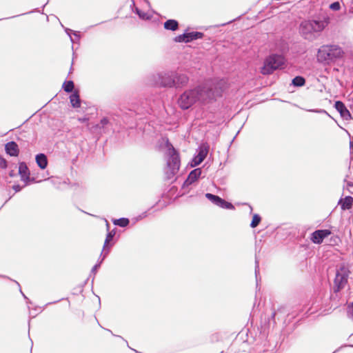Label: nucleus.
Returning <instances> with one entry per match:
<instances>
[{"label": "nucleus", "mask_w": 353, "mask_h": 353, "mask_svg": "<svg viewBox=\"0 0 353 353\" xmlns=\"http://www.w3.org/2000/svg\"><path fill=\"white\" fill-rule=\"evenodd\" d=\"M225 90L223 81H208L184 91L179 96L177 103L182 110L189 109L196 102L203 105L212 103L222 97Z\"/></svg>", "instance_id": "f257e3e1"}, {"label": "nucleus", "mask_w": 353, "mask_h": 353, "mask_svg": "<svg viewBox=\"0 0 353 353\" xmlns=\"http://www.w3.org/2000/svg\"><path fill=\"white\" fill-rule=\"evenodd\" d=\"M330 23V18L327 14H319L314 19L301 21L299 26L300 34L305 40L313 41L319 38Z\"/></svg>", "instance_id": "f03ea898"}, {"label": "nucleus", "mask_w": 353, "mask_h": 353, "mask_svg": "<svg viewBox=\"0 0 353 353\" xmlns=\"http://www.w3.org/2000/svg\"><path fill=\"white\" fill-rule=\"evenodd\" d=\"M166 145L168 148L166 152L168 159L165 174L168 179H170L178 172L181 162L179 152L168 141Z\"/></svg>", "instance_id": "7ed1b4c3"}, {"label": "nucleus", "mask_w": 353, "mask_h": 353, "mask_svg": "<svg viewBox=\"0 0 353 353\" xmlns=\"http://www.w3.org/2000/svg\"><path fill=\"white\" fill-rule=\"evenodd\" d=\"M174 71L161 72L152 74L147 78V84L158 88H173L174 85Z\"/></svg>", "instance_id": "20e7f679"}, {"label": "nucleus", "mask_w": 353, "mask_h": 353, "mask_svg": "<svg viewBox=\"0 0 353 353\" xmlns=\"http://www.w3.org/2000/svg\"><path fill=\"white\" fill-rule=\"evenodd\" d=\"M342 49L335 45L323 46L318 50L317 60L319 62L333 61L343 56Z\"/></svg>", "instance_id": "39448f33"}, {"label": "nucleus", "mask_w": 353, "mask_h": 353, "mask_svg": "<svg viewBox=\"0 0 353 353\" xmlns=\"http://www.w3.org/2000/svg\"><path fill=\"white\" fill-rule=\"evenodd\" d=\"M285 63V59L283 56L278 54H270L265 59L261 72L264 75L271 74L275 70L281 69Z\"/></svg>", "instance_id": "423d86ee"}, {"label": "nucleus", "mask_w": 353, "mask_h": 353, "mask_svg": "<svg viewBox=\"0 0 353 353\" xmlns=\"http://www.w3.org/2000/svg\"><path fill=\"white\" fill-rule=\"evenodd\" d=\"M349 274L350 271L348 268L344 265L341 266L339 270H337L334 279V291L335 292H339L341 290L345 288L347 283Z\"/></svg>", "instance_id": "0eeeda50"}, {"label": "nucleus", "mask_w": 353, "mask_h": 353, "mask_svg": "<svg viewBox=\"0 0 353 353\" xmlns=\"http://www.w3.org/2000/svg\"><path fill=\"white\" fill-rule=\"evenodd\" d=\"M203 36L204 34L201 32H185L183 34L175 37L174 41L177 43H189L199 39H202Z\"/></svg>", "instance_id": "6e6552de"}, {"label": "nucleus", "mask_w": 353, "mask_h": 353, "mask_svg": "<svg viewBox=\"0 0 353 353\" xmlns=\"http://www.w3.org/2000/svg\"><path fill=\"white\" fill-rule=\"evenodd\" d=\"M208 153V148L201 146L199 148L198 153L195 155L191 161L190 165L191 167H196L201 163L203 160L205 159L207 154Z\"/></svg>", "instance_id": "1a4fd4ad"}, {"label": "nucleus", "mask_w": 353, "mask_h": 353, "mask_svg": "<svg viewBox=\"0 0 353 353\" xmlns=\"http://www.w3.org/2000/svg\"><path fill=\"white\" fill-rule=\"evenodd\" d=\"M202 170L201 168H195L192 170L188 174L187 179L184 181L182 188H185L188 187L189 185L193 184L195 181H196L201 176Z\"/></svg>", "instance_id": "9d476101"}, {"label": "nucleus", "mask_w": 353, "mask_h": 353, "mask_svg": "<svg viewBox=\"0 0 353 353\" xmlns=\"http://www.w3.org/2000/svg\"><path fill=\"white\" fill-rule=\"evenodd\" d=\"M334 107L339 112L341 117L345 121H350L352 119L350 112L347 110L345 105L341 101H336Z\"/></svg>", "instance_id": "9b49d317"}, {"label": "nucleus", "mask_w": 353, "mask_h": 353, "mask_svg": "<svg viewBox=\"0 0 353 353\" xmlns=\"http://www.w3.org/2000/svg\"><path fill=\"white\" fill-rule=\"evenodd\" d=\"M331 234L329 230H318L311 234V241L316 244H321L323 239Z\"/></svg>", "instance_id": "f8f14e48"}, {"label": "nucleus", "mask_w": 353, "mask_h": 353, "mask_svg": "<svg viewBox=\"0 0 353 353\" xmlns=\"http://www.w3.org/2000/svg\"><path fill=\"white\" fill-rule=\"evenodd\" d=\"M115 235V230H113L110 232H108V233L106 235V238L104 242L103 252L101 253V256L103 255L102 260H104L105 257L108 255L110 248L112 246V243H110V241H113L114 236Z\"/></svg>", "instance_id": "ddd939ff"}, {"label": "nucleus", "mask_w": 353, "mask_h": 353, "mask_svg": "<svg viewBox=\"0 0 353 353\" xmlns=\"http://www.w3.org/2000/svg\"><path fill=\"white\" fill-rule=\"evenodd\" d=\"M174 81L175 85H173V88H183L188 83L189 77L186 74L174 72Z\"/></svg>", "instance_id": "4468645a"}, {"label": "nucleus", "mask_w": 353, "mask_h": 353, "mask_svg": "<svg viewBox=\"0 0 353 353\" xmlns=\"http://www.w3.org/2000/svg\"><path fill=\"white\" fill-rule=\"evenodd\" d=\"M19 174L21 176V181L28 184L30 181V171L25 162H20L19 165Z\"/></svg>", "instance_id": "2eb2a0df"}, {"label": "nucleus", "mask_w": 353, "mask_h": 353, "mask_svg": "<svg viewBox=\"0 0 353 353\" xmlns=\"http://www.w3.org/2000/svg\"><path fill=\"white\" fill-rule=\"evenodd\" d=\"M6 153L11 157H17L19 154L18 145L14 141H10L5 145Z\"/></svg>", "instance_id": "dca6fc26"}, {"label": "nucleus", "mask_w": 353, "mask_h": 353, "mask_svg": "<svg viewBox=\"0 0 353 353\" xmlns=\"http://www.w3.org/2000/svg\"><path fill=\"white\" fill-rule=\"evenodd\" d=\"M35 160L38 166L43 170L48 165V159L46 154L40 153L36 155Z\"/></svg>", "instance_id": "f3484780"}, {"label": "nucleus", "mask_w": 353, "mask_h": 353, "mask_svg": "<svg viewBox=\"0 0 353 353\" xmlns=\"http://www.w3.org/2000/svg\"><path fill=\"white\" fill-rule=\"evenodd\" d=\"M339 204L341 205V208L342 210H349L352 206L353 198L350 196H347L343 199L340 200Z\"/></svg>", "instance_id": "a211bd4d"}, {"label": "nucleus", "mask_w": 353, "mask_h": 353, "mask_svg": "<svg viewBox=\"0 0 353 353\" xmlns=\"http://www.w3.org/2000/svg\"><path fill=\"white\" fill-rule=\"evenodd\" d=\"M163 26L165 30L176 31L179 28V23L175 19H168L164 22Z\"/></svg>", "instance_id": "6ab92c4d"}, {"label": "nucleus", "mask_w": 353, "mask_h": 353, "mask_svg": "<svg viewBox=\"0 0 353 353\" xmlns=\"http://www.w3.org/2000/svg\"><path fill=\"white\" fill-rule=\"evenodd\" d=\"M70 101L72 106L74 108L81 106V99L78 92L75 91L70 96Z\"/></svg>", "instance_id": "aec40b11"}, {"label": "nucleus", "mask_w": 353, "mask_h": 353, "mask_svg": "<svg viewBox=\"0 0 353 353\" xmlns=\"http://www.w3.org/2000/svg\"><path fill=\"white\" fill-rule=\"evenodd\" d=\"M205 196L211 201L213 204L219 206V203L221 202V197L218 195L213 194L212 193H206Z\"/></svg>", "instance_id": "412c9836"}, {"label": "nucleus", "mask_w": 353, "mask_h": 353, "mask_svg": "<svg viewBox=\"0 0 353 353\" xmlns=\"http://www.w3.org/2000/svg\"><path fill=\"white\" fill-rule=\"evenodd\" d=\"M305 83V79L302 76H296L292 81V84L295 87L303 86Z\"/></svg>", "instance_id": "4be33fe9"}, {"label": "nucleus", "mask_w": 353, "mask_h": 353, "mask_svg": "<svg viewBox=\"0 0 353 353\" xmlns=\"http://www.w3.org/2000/svg\"><path fill=\"white\" fill-rule=\"evenodd\" d=\"M113 223L115 225H118L121 228H125L129 225L130 221L128 218L123 217L113 220Z\"/></svg>", "instance_id": "5701e85b"}, {"label": "nucleus", "mask_w": 353, "mask_h": 353, "mask_svg": "<svg viewBox=\"0 0 353 353\" xmlns=\"http://www.w3.org/2000/svg\"><path fill=\"white\" fill-rule=\"evenodd\" d=\"M108 123H109V120L107 118L104 117L101 119V121L99 123L92 126V128L94 129V130H101V129L104 130V128ZM103 132H105V130H103Z\"/></svg>", "instance_id": "b1692460"}, {"label": "nucleus", "mask_w": 353, "mask_h": 353, "mask_svg": "<svg viewBox=\"0 0 353 353\" xmlns=\"http://www.w3.org/2000/svg\"><path fill=\"white\" fill-rule=\"evenodd\" d=\"M74 87V82L72 80L66 81L63 84V89L67 93L72 92Z\"/></svg>", "instance_id": "393cba45"}, {"label": "nucleus", "mask_w": 353, "mask_h": 353, "mask_svg": "<svg viewBox=\"0 0 353 353\" xmlns=\"http://www.w3.org/2000/svg\"><path fill=\"white\" fill-rule=\"evenodd\" d=\"M261 221V217L260 216L259 214H253L252 220L250 223V227L252 228H255L256 227H257L259 225Z\"/></svg>", "instance_id": "a878e982"}, {"label": "nucleus", "mask_w": 353, "mask_h": 353, "mask_svg": "<svg viewBox=\"0 0 353 353\" xmlns=\"http://www.w3.org/2000/svg\"><path fill=\"white\" fill-rule=\"evenodd\" d=\"M134 12L139 16V17L143 20H148L151 18V15L146 12H143L138 8H135Z\"/></svg>", "instance_id": "bb28decb"}, {"label": "nucleus", "mask_w": 353, "mask_h": 353, "mask_svg": "<svg viewBox=\"0 0 353 353\" xmlns=\"http://www.w3.org/2000/svg\"><path fill=\"white\" fill-rule=\"evenodd\" d=\"M219 207L223 209L234 210V206L232 203L228 202L222 198L221 199V202L219 203Z\"/></svg>", "instance_id": "cd10ccee"}, {"label": "nucleus", "mask_w": 353, "mask_h": 353, "mask_svg": "<svg viewBox=\"0 0 353 353\" xmlns=\"http://www.w3.org/2000/svg\"><path fill=\"white\" fill-rule=\"evenodd\" d=\"M329 8L333 11H338L341 9V3L339 1H334L330 4Z\"/></svg>", "instance_id": "c85d7f7f"}, {"label": "nucleus", "mask_w": 353, "mask_h": 353, "mask_svg": "<svg viewBox=\"0 0 353 353\" xmlns=\"http://www.w3.org/2000/svg\"><path fill=\"white\" fill-rule=\"evenodd\" d=\"M103 260H101L97 264H95L91 270V274H95L97 273V269L100 268L101 264Z\"/></svg>", "instance_id": "c756f323"}, {"label": "nucleus", "mask_w": 353, "mask_h": 353, "mask_svg": "<svg viewBox=\"0 0 353 353\" xmlns=\"http://www.w3.org/2000/svg\"><path fill=\"white\" fill-rule=\"evenodd\" d=\"M147 216H148V212H143V213L139 214L138 216L134 218L135 222L138 221L139 220H141V219H144V218H145Z\"/></svg>", "instance_id": "7c9ffc66"}, {"label": "nucleus", "mask_w": 353, "mask_h": 353, "mask_svg": "<svg viewBox=\"0 0 353 353\" xmlns=\"http://www.w3.org/2000/svg\"><path fill=\"white\" fill-rule=\"evenodd\" d=\"M259 272V262L256 257L255 259V274H256V279H257L258 274Z\"/></svg>", "instance_id": "2f4dec72"}, {"label": "nucleus", "mask_w": 353, "mask_h": 353, "mask_svg": "<svg viewBox=\"0 0 353 353\" xmlns=\"http://www.w3.org/2000/svg\"><path fill=\"white\" fill-rule=\"evenodd\" d=\"M308 111L309 112H317V113L326 114L327 115L330 117V115L327 112V111L325 110H323V109L309 110Z\"/></svg>", "instance_id": "473e14b6"}, {"label": "nucleus", "mask_w": 353, "mask_h": 353, "mask_svg": "<svg viewBox=\"0 0 353 353\" xmlns=\"http://www.w3.org/2000/svg\"><path fill=\"white\" fill-rule=\"evenodd\" d=\"M6 167H7V161L3 157H0V168L4 169Z\"/></svg>", "instance_id": "72a5a7b5"}, {"label": "nucleus", "mask_w": 353, "mask_h": 353, "mask_svg": "<svg viewBox=\"0 0 353 353\" xmlns=\"http://www.w3.org/2000/svg\"><path fill=\"white\" fill-rule=\"evenodd\" d=\"M65 32L67 33V34H68V35H69V37H70V38L71 41L73 43V42H74V40H73V39H72V36H71V34H72V33H73V32H74V31H73V30H72L71 29H69V28H65Z\"/></svg>", "instance_id": "f704fd0d"}, {"label": "nucleus", "mask_w": 353, "mask_h": 353, "mask_svg": "<svg viewBox=\"0 0 353 353\" xmlns=\"http://www.w3.org/2000/svg\"><path fill=\"white\" fill-rule=\"evenodd\" d=\"M105 330H107L108 332H110L113 336H117V337H119V338L121 339L123 341H124L126 343V344H127L128 347L129 348L132 349V348L128 345V341H127L126 340H125L122 336L114 334L112 333V332L110 330H109V329H105Z\"/></svg>", "instance_id": "c9c22d12"}, {"label": "nucleus", "mask_w": 353, "mask_h": 353, "mask_svg": "<svg viewBox=\"0 0 353 353\" xmlns=\"http://www.w3.org/2000/svg\"><path fill=\"white\" fill-rule=\"evenodd\" d=\"M348 313L350 314V317L353 319V303L348 307Z\"/></svg>", "instance_id": "e433bc0d"}, {"label": "nucleus", "mask_w": 353, "mask_h": 353, "mask_svg": "<svg viewBox=\"0 0 353 353\" xmlns=\"http://www.w3.org/2000/svg\"><path fill=\"white\" fill-rule=\"evenodd\" d=\"M21 188H21V186L20 185H19V184H17V185H14L12 186V189H13L16 192L21 191Z\"/></svg>", "instance_id": "4c0bfd02"}, {"label": "nucleus", "mask_w": 353, "mask_h": 353, "mask_svg": "<svg viewBox=\"0 0 353 353\" xmlns=\"http://www.w3.org/2000/svg\"><path fill=\"white\" fill-rule=\"evenodd\" d=\"M72 34L77 39H80V34L79 32L74 31Z\"/></svg>", "instance_id": "58836bf2"}, {"label": "nucleus", "mask_w": 353, "mask_h": 353, "mask_svg": "<svg viewBox=\"0 0 353 353\" xmlns=\"http://www.w3.org/2000/svg\"><path fill=\"white\" fill-rule=\"evenodd\" d=\"M350 148L351 151L353 152V137L350 139Z\"/></svg>", "instance_id": "ea45409f"}, {"label": "nucleus", "mask_w": 353, "mask_h": 353, "mask_svg": "<svg viewBox=\"0 0 353 353\" xmlns=\"http://www.w3.org/2000/svg\"><path fill=\"white\" fill-rule=\"evenodd\" d=\"M20 292H21V294L23 295V297L28 301L27 303H31V302L28 300V297L23 293V292L21 291V289H20Z\"/></svg>", "instance_id": "a19ab883"}, {"label": "nucleus", "mask_w": 353, "mask_h": 353, "mask_svg": "<svg viewBox=\"0 0 353 353\" xmlns=\"http://www.w3.org/2000/svg\"><path fill=\"white\" fill-rule=\"evenodd\" d=\"M9 175H10V176H11V177L14 176H15V173H14V170H11V171L9 172Z\"/></svg>", "instance_id": "79ce46f5"}, {"label": "nucleus", "mask_w": 353, "mask_h": 353, "mask_svg": "<svg viewBox=\"0 0 353 353\" xmlns=\"http://www.w3.org/2000/svg\"><path fill=\"white\" fill-rule=\"evenodd\" d=\"M353 188V183L352 182H347V189Z\"/></svg>", "instance_id": "37998d69"}, {"label": "nucleus", "mask_w": 353, "mask_h": 353, "mask_svg": "<svg viewBox=\"0 0 353 353\" xmlns=\"http://www.w3.org/2000/svg\"><path fill=\"white\" fill-rule=\"evenodd\" d=\"M63 299H61V300H63ZM61 301V299H60V300H59V301H54V302L48 303L46 304V305H50V304H52V303H57V302H59V301Z\"/></svg>", "instance_id": "c03bdc74"}, {"label": "nucleus", "mask_w": 353, "mask_h": 353, "mask_svg": "<svg viewBox=\"0 0 353 353\" xmlns=\"http://www.w3.org/2000/svg\"><path fill=\"white\" fill-rule=\"evenodd\" d=\"M348 191L350 192V193H353V188H348Z\"/></svg>", "instance_id": "a18cd8bd"}, {"label": "nucleus", "mask_w": 353, "mask_h": 353, "mask_svg": "<svg viewBox=\"0 0 353 353\" xmlns=\"http://www.w3.org/2000/svg\"><path fill=\"white\" fill-rule=\"evenodd\" d=\"M88 119L87 118H83V119H80V121H82V122L86 121H88Z\"/></svg>", "instance_id": "49530a36"}, {"label": "nucleus", "mask_w": 353, "mask_h": 353, "mask_svg": "<svg viewBox=\"0 0 353 353\" xmlns=\"http://www.w3.org/2000/svg\"><path fill=\"white\" fill-rule=\"evenodd\" d=\"M249 208H250V213H252V207L250 205H248Z\"/></svg>", "instance_id": "de8ad7c7"}, {"label": "nucleus", "mask_w": 353, "mask_h": 353, "mask_svg": "<svg viewBox=\"0 0 353 353\" xmlns=\"http://www.w3.org/2000/svg\"><path fill=\"white\" fill-rule=\"evenodd\" d=\"M106 226H107V229L108 230L110 228V225L107 221H106Z\"/></svg>", "instance_id": "09e8293b"}, {"label": "nucleus", "mask_w": 353, "mask_h": 353, "mask_svg": "<svg viewBox=\"0 0 353 353\" xmlns=\"http://www.w3.org/2000/svg\"><path fill=\"white\" fill-rule=\"evenodd\" d=\"M34 178H30V181L29 182H34Z\"/></svg>", "instance_id": "8fccbe9b"}, {"label": "nucleus", "mask_w": 353, "mask_h": 353, "mask_svg": "<svg viewBox=\"0 0 353 353\" xmlns=\"http://www.w3.org/2000/svg\"><path fill=\"white\" fill-rule=\"evenodd\" d=\"M275 314H276V313H275V312H274V313L272 314V318H274V317L275 316Z\"/></svg>", "instance_id": "3c124183"}, {"label": "nucleus", "mask_w": 353, "mask_h": 353, "mask_svg": "<svg viewBox=\"0 0 353 353\" xmlns=\"http://www.w3.org/2000/svg\"><path fill=\"white\" fill-rule=\"evenodd\" d=\"M136 353H139V352L136 350L132 349Z\"/></svg>", "instance_id": "603ef678"}, {"label": "nucleus", "mask_w": 353, "mask_h": 353, "mask_svg": "<svg viewBox=\"0 0 353 353\" xmlns=\"http://www.w3.org/2000/svg\"><path fill=\"white\" fill-rule=\"evenodd\" d=\"M0 277H3V278H6V276H2V275H0Z\"/></svg>", "instance_id": "864d4df0"}, {"label": "nucleus", "mask_w": 353, "mask_h": 353, "mask_svg": "<svg viewBox=\"0 0 353 353\" xmlns=\"http://www.w3.org/2000/svg\"><path fill=\"white\" fill-rule=\"evenodd\" d=\"M15 282H16V283L17 284V285H19V286L20 287L19 283L18 282H17V281H15Z\"/></svg>", "instance_id": "5fc2aeb1"}]
</instances>
